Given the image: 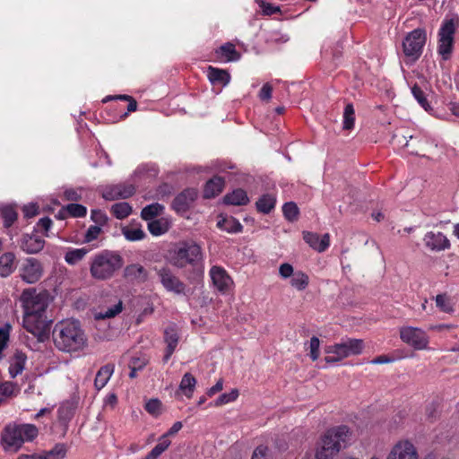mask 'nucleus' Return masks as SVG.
<instances>
[{
	"label": "nucleus",
	"mask_w": 459,
	"mask_h": 459,
	"mask_svg": "<svg viewBox=\"0 0 459 459\" xmlns=\"http://www.w3.org/2000/svg\"><path fill=\"white\" fill-rule=\"evenodd\" d=\"M24 309L23 327L42 342L48 338L51 320L46 316L48 306V294L38 293L35 289H26L21 295Z\"/></svg>",
	"instance_id": "obj_1"
},
{
	"label": "nucleus",
	"mask_w": 459,
	"mask_h": 459,
	"mask_svg": "<svg viewBox=\"0 0 459 459\" xmlns=\"http://www.w3.org/2000/svg\"><path fill=\"white\" fill-rule=\"evenodd\" d=\"M55 346L64 352H74L83 349L87 338L78 321H61L53 329Z\"/></svg>",
	"instance_id": "obj_2"
},
{
	"label": "nucleus",
	"mask_w": 459,
	"mask_h": 459,
	"mask_svg": "<svg viewBox=\"0 0 459 459\" xmlns=\"http://www.w3.org/2000/svg\"><path fill=\"white\" fill-rule=\"evenodd\" d=\"M350 436V429L345 425L329 429L316 449V459H333L347 446Z\"/></svg>",
	"instance_id": "obj_3"
},
{
	"label": "nucleus",
	"mask_w": 459,
	"mask_h": 459,
	"mask_svg": "<svg viewBox=\"0 0 459 459\" xmlns=\"http://www.w3.org/2000/svg\"><path fill=\"white\" fill-rule=\"evenodd\" d=\"M123 264L124 261L119 254L103 250L91 258L90 273L93 279L105 281L112 278Z\"/></svg>",
	"instance_id": "obj_4"
},
{
	"label": "nucleus",
	"mask_w": 459,
	"mask_h": 459,
	"mask_svg": "<svg viewBox=\"0 0 459 459\" xmlns=\"http://www.w3.org/2000/svg\"><path fill=\"white\" fill-rule=\"evenodd\" d=\"M38 436V429L32 424L6 426L1 443L5 451L16 452L26 441H31Z\"/></svg>",
	"instance_id": "obj_5"
},
{
	"label": "nucleus",
	"mask_w": 459,
	"mask_h": 459,
	"mask_svg": "<svg viewBox=\"0 0 459 459\" xmlns=\"http://www.w3.org/2000/svg\"><path fill=\"white\" fill-rule=\"evenodd\" d=\"M204 260L202 247L195 241L181 242L171 254L170 263L173 266L183 269L187 265L202 266Z\"/></svg>",
	"instance_id": "obj_6"
},
{
	"label": "nucleus",
	"mask_w": 459,
	"mask_h": 459,
	"mask_svg": "<svg viewBox=\"0 0 459 459\" xmlns=\"http://www.w3.org/2000/svg\"><path fill=\"white\" fill-rule=\"evenodd\" d=\"M363 349V340L352 338L343 339L341 342L330 345L325 349V352L329 355L326 356L325 359L327 363L337 362L344 358L362 353Z\"/></svg>",
	"instance_id": "obj_7"
},
{
	"label": "nucleus",
	"mask_w": 459,
	"mask_h": 459,
	"mask_svg": "<svg viewBox=\"0 0 459 459\" xmlns=\"http://www.w3.org/2000/svg\"><path fill=\"white\" fill-rule=\"evenodd\" d=\"M459 26V19L453 17L445 19L438 31V53L444 60H447L452 53L454 35Z\"/></svg>",
	"instance_id": "obj_8"
},
{
	"label": "nucleus",
	"mask_w": 459,
	"mask_h": 459,
	"mask_svg": "<svg viewBox=\"0 0 459 459\" xmlns=\"http://www.w3.org/2000/svg\"><path fill=\"white\" fill-rule=\"evenodd\" d=\"M426 42V32L422 29H415L405 37L403 42V53L412 61L417 60L421 55Z\"/></svg>",
	"instance_id": "obj_9"
},
{
	"label": "nucleus",
	"mask_w": 459,
	"mask_h": 459,
	"mask_svg": "<svg viewBox=\"0 0 459 459\" xmlns=\"http://www.w3.org/2000/svg\"><path fill=\"white\" fill-rule=\"evenodd\" d=\"M154 271L159 277L162 287L168 291L177 295L186 294V284L168 266L155 267Z\"/></svg>",
	"instance_id": "obj_10"
},
{
	"label": "nucleus",
	"mask_w": 459,
	"mask_h": 459,
	"mask_svg": "<svg viewBox=\"0 0 459 459\" xmlns=\"http://www.w3.org/2000/svg\"><path fill=\"white\" fill-rule=\"evenodd\" d=\"M399 333L401 340L413 349H428L429 336L422 329L413 326H403L400 328Z\"/></svg>",
	"instance_id": "obj_11"
},
{
	"label": "nucleus",
	"mask_w": 459,
	"mask_h": 459,
	"mask_svg": "<svg viewBox=\"0 0 459 459\" xmlns=\"http://www.w3.org/2000/svg\"><path fill=\"white\" fill-rule=\"evenodd\" d=\"M43 269L40 262L33 257L27 258L21 269L20 276L27 283L37 282L42 276Z\"/></svg>",
	"instance_id": "obj_12"
},
{
	"label": "nucleus",
	"mask_w": 459,
	"mask_h": 459,
	"mask_svg": "<svg viewBox=\"0 0 459 459\" xmlns=\"http://www.w3.org/2000/svg\"><path fill=\"white\" fill-rule=\"evenodd\" d=\"M135 187L132 184H117L107 186L102 192V197L108 201L126 199L132 196Z\"/></svg>",
	"instance_id": "obj_13"
},
{
	"label": "nucleus",
	"mask_w": 459,
	"mask_h": 459,
	"mask_svg": "<svg viewBox=\"0 0 459 459\" xmlns=\"http://www.w3.org/2000/svg\"><path fill=\"white\" fill-rule=\"evenodd\" d=\"M386 459H419V455L414 445L404 440L394 446Z\"/></svg>",
	"instance_id": "obj_14"
},
{
	"label": "nucleus",
	"mask_w": 459,
	"mask_h": 459,
	"mask_svg": "<svg viewBox=\"0 0 459 459\" xmlns=\"http://www.w3.org/2000/svg\"><path fill=\"white\" fill-rule=\"evenodd\" d=\"M425 247L430 251L440 252L449 249L451 247L449 239L442 232L429 231L423 238Z\"/></svg>",
	"instance_id": "obj_15"
},
{
	"label": "nucleus",
	"mask_w": 459,
	"mask_h": 459,
	"mask_svg": "<svg viewBox=\"0 0 459 459\" xmlns=\"http://www.w3.org/2000/svg\"><path fill=\"white\" fill-rule=\"evenodd\" d=\"M195 188H187L178 194L172 202V208L178 213L186 212L197 198Z\"/></svg>",
	"instance_id": "obj_16"
},
{
	"label": "nucleus",
	"mask_w": 459,
	"mask_h": 459,
	"mask_svg": "<svg viewBox=\"0 0 459 459\" xmlns=\"http://www.w3.org/2000/svg\"><path fill=\"white\" fill-rule=\"evenodd\" d=\"M210 276L214 287L223 293L230 289L232 283V280L230 275L227 273L225 269L221 266H212L210 270Z\"/></svg>",
	"instance_id": "obj_17"
},
{
	"label": "nucleus",
	"mask_w": 459,
	"mask_h": 459,
	"mask_svg": "<svg viewBox=\"0 0 459 459\" xmlns=\"http://www.w3.org/2000/svg\"><path fill=\"white\" fill-rule=\"evenodd\" d=\"M45 246V240L38 235L25 234L22 237L20 247L27 254H37L40 252Z\"/></svg>",
	"instance_id": "obj_18"
},
{
	"label": "nucleus",
	"mask_w": 459,
	"mask_h": 459,
	"mask_svg": "<svg viewBox=\"0 0 459 459\" xmlns=\"http://www.w3.org/2000/svg\"><path fill=\"white\" fill-rule=\"evenodd\" d=\"M303 239L310 247L320 253L325 251L330 245V236L328 233L324 234L320 238L316 233L304 231Z\"/></svg>",
	"instance_id": "obj_19"
},
{
	"label": "nucleus",
	"mask_w": 459,
	"mask_h": 459,
	"mask_svg": "<svg viewBox=\"0 0 459 459\" xmlns=\"http://www.w3.org/2000/svg\"><path fill=\"white\" fill-rule=\"evenodd\" d=\"M164 341L167 343V348L163 357V361L167 362L175 351L179 341V334L175 326L166 328L164 331Z\"/></svg>",
	"instance_id": "obj_20"
},
{
	"label": "nucleus",
	"mask_w": 459,
	"mask_h": 459,
	"mask_svg": "<svg viewBox=\"0 0 459 459\" xmlns=\"http://www.w3.org/2000/svg\"><path fill=\"white\" fill-rule=\"evenodd\" d=\"M125 277L136 282H145L148 280L147 270L140 264H132L124 270Z\"/></svg>",
	"instance_id": "obj_21"
},
{
	"label": "nucleus",
	"mask_w": 459,
	"mask_h": 459,
	"mask_svg": "<svg viewBox=\"0 0 459 459\" xmlns=\"http://www.w3.org/2000/svg\"><path fill=\"white\" fill-rule=\"evenodd\" d=\"M219 59L224 62H234L240 59V54L237 51L235 45L227 42L215 51Z\"/></svg>",
	"instance_id": "obj_22"
},
{
	"label": "nucleus",
	"mask_w": 459,
	"mask_h": 459,
	"mask_svg": "<svg viewBox=\"0 0 459 459\" xmlns=\"http://www.w3.org/2000/svg\"><path fill=\"white\" fill-rule=\"evenodd\" d=\"M26 355L20 351H16L10 359L9 374L13 378L21 374L26 363Z\"/></svg>",
	"instance_id": "obj_23"
},
{
	"label": "nucleus",
	"mask_w": 459,
	"mask_h": 459,
	"mask_svg": "<svg viewBox=\"0 0 459 459\" xmlns=\"http://www.w3.org/2000/svg\"><path fill=\"white\" fill-rule=\"evenodd\" d=\"M224 187V179L221 177H214L205 184L204 197L210 199L221 194Z\"/></svg>",
	"instance_id": "obj_24"
},
{
	"label": "nucleus",
	"mask_w": 459,
	"mask_h": 459,
	"mask_svg": "<svg viewBox=\"0 0 459 459\" xmlns=\"http://www.w3.org/2000/svg\"><path fill=\"white\" fill-rule=\"evenodd\" d=\"M207 76L212 84L226 86L230 81V75L226 70L212 66L208 67Z\"/></svg>",
	"instance_id": "obj_25"
},
{
	"label": "nucleus",
	"mask_w": 459,
	"mask_h": 459,
	"mask_svg": "<svg viewBox=\"0 0 459 459\" xmlns=\"http://www.w3.org/2000/svg\"><path fill=\"white\" fill-rule=\"evenodd\" d=\"M15 255L12 252L4 253L0 256V276L8 277L14 271Z\"/></svg>",
	"instance_id": "obj_26"
},
{
	"label": "nucleus",
	"mask_w": 459,
	"mask_h": 459,
	"mask_svg": "<svg viewBox=\"0 0 459 459\" xmlns=\"http://www.w3.org/2000/svg\"><path fill=\"white\" fill-rule=\"evenodd\" d=\"M114 372V365L107 364L100 368L98 371L95 380L94 385L98 390L102 389L109 380L110 377Z\"/></svg>",
	"instance_id": "obj_27"
},
{
	"label": "nucleus",
	"mask_w": 459,
	"mask_h": 459,
	"mask_svg": "<svg viewBox=\"0 0 459 459\" xmlns=\"http://www.w3.org/2000/svg\"><path fill=\"white\" fill-rule=\"evenodd\" d=\"M223 201L226 204L231 205H246L249 199L246 191L243 189H236L232 193L227 194L223 197Z\"/></svg>",
	"instance_id": "obj_28"
},
{
	"label": "nucleus",
	"mask_w": 459,
	"mask_h": 459,
	"mask_svg": "<svg viewBox=\"0 0 459 459\" xmlns=\"http://www.w3.org/2000/svg\"><path fill=\"white\" fill-rule=\"evenodd\" d=\"M217 227L229 233H238L242 231V225L234 217L221 218L217 222Z\"/></svg>",
	"instance_id": "obj_29"
},
{
	"label": "nucleus",
	"mask_w": 459,
	"mask_h": 459,
	"mask_svg": "<svg viewBox=\"0 0 459 459\" xmlns=\"http://www.w3.org/2000/svg\"><path fill=\"white\" fill-rule=\"evenodd\" d=\"M276 199L273 195L265 194L263 195L257 201H256V208L260 212H263L264 214L269 213L275 206Z\"/></svg>",
	"instance_id": "obj_30"
},
{
	"label": "nucleus",
	"mask_w": 459,
	"mask_h": 459,
	"mask_svg": "<svg viewBox=\"0 0 459 459\" xmlns=\"http://www.w3.org/2000/svg\"><path fill=\"white\" fill-rule=\"evenodd\" d=\"M122 234L128 241H139L146 237L145 232L140 227L125 226L121 229Z\"/></svg>",
	"instance_id": "obj_31"
},
{
	"label": "nucleus",
	"mask_w": 459,
	"mask_h": 459,
	"mask_svg": "<svg viewBox=\"0 0 459 459\" xmlns=\"http://www.w3.org/2000/svg\"><path fill=\"white\" fill-rule=\"evenodd\" d=\"M169 229V223L165 219L152 220L148 223V230L153 236H160Z\"/></svg>",
	"instance_id": "obj_32"
},
{
	"label": "nucleus",
	"mask_w": 459,
	"mask_h": 459,
	"mask_svg": "<svg viewBox=\"0 0 459 459\" xmlns=\"http://www.w3.org/2000/svg\"><path fill=\"white\" fill-rule=\"evenodd\" d=\"M18 392L19 388L14 383L0 380V403L5 399L16 395Z\"/></svg>",
	"instance_id": "obj_33"
},
{
	"label": "nucleus",
	"mask_w": 459,
	"mask_h": 459,
	"mask_svg": "<svg viewBox=\"0 0 459 459\" xmlns=\"http://www.w3.org/2000/svg\"><path fill=\"white\" fill-rule=\"evenodd\" d=\"M196 379L191 373H186L180 382V390L187 396L190 397L195 390Z\"/></svg>",
	"instance_id": "obj_34"
},
{
	"label": "nucleus",
	"mask_w": 459,
	"mask_h": 459,
	"mask_svg": "<svg viewBox=\"0 0 459 459\" xmlns=\"http://www.w3.org/2000/svg\"><path fill=\"white\" fill-rule=\"evenodd\" d=\"M163 210H164V206L162 204H160L158 203H154V204H149V205L145 206L142 210L141 217L144 221H151L153 218H155L156 216H158L160 213H162Z\"/></svg>",
	"instance_id": "obj_35"
},
{
	"label": "nucleus",
	"mask_w": 459,
	"mask_h": 459,
	"mask_svg": "<svg viewBox=\"0 0 459 459\" xmlns=\"http://www.w3.org/2000/svg\"><path fill=\"white\" fill-rule=\"evenodd\" d=\"M170 440L166 436L159 438L158 444L146 455L145 459H157L170 445Z\"/></svg>",
	"instance_id": "obj_36"
},
{
	"label": "nucleus",
	"mask_w": 459,
	"mask_h": 459,
	"mask_svg": "<svg viewBox=\"0 0 459 459\" xmlns=\"http://www.w3.org/2000/svg\"><path fill=\"white\" fill-rule=\"evenodd\" d=\"M1 214L4 219V226L5 228L11 227L17 220L18 213L14 207L12 205H4L1 208Z\"/></svg>",
	"instance_id": "obj_37"
},
{
	"label": "nucleus",
	"mask_w": 459,
	"mask_h": 459,
	"mask_svg": "<svg viewBox=\"0 0 459 459\" xmlns=\"http://www.w3.org/2000/svg\"><path fill=\"white\" fill-rule=\"evenodd\" d=\"M87 253L88 249L85 247L72 249L66 252L65 260L68 264L74 265L82 260Z\"/></svg>",
	"instance_id": "obj_38"
},
{
	"label": "nucleus",
	"mask_w": 459,
	"mask_h": 459,
	"mask_svg": "<svg viewBox=\"0 0 459 459\" xmlns=\"http://www.w3.org/2000/svg\"><path fill=\"white\" fill-rule=\"evenodd\" d=\"M308 282H309L308 276L301 271L296 272L293 274V277L290 281L291 286L294 287L295 289H297L298 290H305L307 287Z\"/></svg>",
	"instance_id": "obj_39"
},
{
	"label": "nucleus",
	"mask_w": 459,
	"mask_h": 459,
	"mask_svg": "<svg viewBox=\"0 0 459 459\" xmlns=\"http://www.w3.org/2000/svg\"><path fill=\"white\" fill-rule=\"evenodd\" d=\"M114 216L119 220L125 219L132 212V207L127 203H117L111 206Z\"/></svg>",
	"instance_id": "obj_40"
},
{
	"label": "nucleus",
	"mask_w": 459,
	"mask_h": 459,
	"mask_svg": "<svg viewBox=\"0 0 459 459\" xmlns=\"http://www.w3.org/2000/svg\"><path fill=\"white\" fill-rule=\"evenodd\" d=\"M355 110L351 103H348L343 111V129L351 130L354 126Z\"/></svg>",
	"instance_id": "obj_41"
},
{
	"label": "nucleus",
	"mask_w": 459,
	"mask_h": 459,
	"mask_svg": "<svg viewBox=\"0 0 459 459\" xmlns=\"http://www.w3.org/2000/svg\"><path fill=\"white\" fill-rule=\"evenodd\" d=\"M282 212L289 221H296L299 218V210L294 202H288L282 206Z\"/></svg>",
	"instance_id": "obj_42"
},
{
	"label": "nucleus",
	"mask_w": 459,
	"mask_h": 459,
	"mask_svg": "<svg viewBox=\"0 0 459 459\" xmlns=\"http://www.w3.org/2000/svg\"><path fill=\"white\" fill-rule=\"evenodd\" d=\"M66 455L64 444H56L51 450L41 455V459H63Z\"/></svg>",
	"instance_id": "obj_43"
},
{
	"label": "nucleus",
	"mask_w": 459,
	"mask_h": 459,
	"mask_svg": "<svg viewBox=\"0 0 459 459\" xmlns=\"http://www.w3.org/2000/svg\"><path fill=\"white\" fill-rule=\"evenodd\" d=\"M411 93L413 95V97L415 98V100L418 101V103L425 109V110H429L431 109V107L426 98V94L425 92L421 90V88L420 86H418L417 84H414L412 87H411Z\"/></svg>",
	"instance_id": "obj_44"
},
{
	"label": "nucleus",
	"mask_w": 459,
	"mask_h": 459,
	"mask_svg": "<svg viewBox=\"0 0 459 459\" xmlns=\"http://www.w3.org/2000/svg\"><path fill=\"white\" fill-rule=\"evenodd\" d=\"M123 309V303L118 300L114 306L96 315L97 319L112 318L118 315Z\"/></svg>",
	"instance_id": "obj_45"
},
{
	"label": "nucleus",
	"mask_w": 459,
	"mask_h": 459,
	"mask_svg": "<svg viewBox=\"0 0 459 459\" xmlns=\"http://www.w3.org/2000/svg\"><path fill=\"white\" fill-rule=\"evenodd\" d=\"M436 305L437 307L445 313H451L454 311V307L449 301V299L446 294H438L436 296Z\"/></svg>",
	"instance_id": "obj_46"
},
{
	"label": "nucleus",
	"mask_w": 459,
	"mask_h": 459,
	"mask_svg": "<svg viewBox=\"0 0 459 459\" xmlns=\"http://www.w3.org/2000/svg\"><path fill=\"white\" fill-rule=\"evenodd\" d=\"M238 396V390L232 389L230 393L221 394L214 402L215 406H221L223 404L234 402Z\"/></svg>",
	"instance_id": "obj_47"
},
{
	"label": "nucleus",
	"mask_w": 459,
	"mask_h": 459,
	"mask_svg": "<svg viewBox=\"0 0 459 459\" xmlns=\"http://www.w3.org/2000/svg\"><path fill=\"white\" fill-rule=\"evenodd\" d=\"M65 210L74 218L84 217L87 213L86 207L79 204H70L65 207Z\"/></svg>",
	"instance_id": "obj_48"
},
{
	"label": "nucleus",
	"mask_w": 459,
	"mask_h": 459,
	"mask_svg": "<svg viewBox=\"0 0 459 459\" xmlns=\"http://www.w3.org/2000/svg\"><path fill=\"white\" fill-rule=\"evenodd\" d=\"M9 330L10 326L8 325L0 328V360L3 359L2 351L7 347L9 341Z\"/></svg>",
	"instance_id": "obj_49"
},
{
	"label": "nucleus",
	"mask_w": 459,
	"mask_h": 459,
	"mask_svg": "<svg viewBox=\"0 0 459 459\" xmlns=\"http://www.w3.org/2000/svg\"><path fill=\"white\" fill-rule=\"evenodd\" d=\"M100 232H101V228L100 226H97V225L90 226L84 235V242L90 243V242L97 239L99 235L100 234Z\"/></svg>",
	"instance_id": "obj_50"
},
{
	"label": "nucleus",
	"mask_w": 459,
	"mask_h": 459,
	"mask_svg": "<svg viewBox=\"0 0 459 459\" xmlns=\"http://www.w3.org/2000/svg\"><path fill=\"white\" fill-rule=\"evenodd\" d=\"M91 218L95 223L98 224L97 226L100 227L105 225L108 221L106 213L100 210H92Z\"/></svg>",
	"instance_id": "obj_51"
},
{
	"label": "nucleus",
	"mask_w": 459,
	"mask_h": 459,
	"mask_svg": "<svg viewBox=\"0 0 459 459\" xmlns=\"http://www.w3.org/2000/svg\"><path fill=\"white\" fill-rule=\"evenodd\" d=\"M319 345L320 341L317 337L313 336L310 339V358L313 361L316 360L319 357Z\"/></svg>",
	"instance_id": "obj_52"
},
{
	"label": "nucleus",
	"mask_w": 459,
	"mask_h": 459,
	"mask_svg": "<svg viewBox=\"0 0 459 459\" xmlns=\"http://www.w3.org/2000/svg\"><path fill=\"white\" fill-rule=\"evenodd\" d=\"M160 409V402L158 399H151L145 404V410L152 414H159Z\"/></svg>",
	"instance_id": "obj_53"
},
{
	"label": "nucleus",
	"mask_w": 459,
	"mask_h": 459,
	"mask_svg": "<svg viewBox=\"0 0 459 459\" xmlns=\"http://www.w3.org/2000/svg\"><path fill=\"white\" fill-rule=\"evenodd\" d=\"M256 2L260 4V6L263 9V13L265 15H272L273 13L280 12L279 6H273V4H267V3L264 2L263 0H256Z\"/></svg>",
	"instance_id": "obj_54"
},
{
	"label": "nucleus",
	"mask_w": 459,
	"mask_h": 459,
	"mask_svg": "<svg viewBox=\"0 0 459 459\" xmlns=\"http://www.w3.org/2000/svg\"><path fill=\"white\" fill-rule=\"evenodd\" d=\"M273 87L269 83H265L263 85L262 89L259 91V98L262 100H270L272 98Z\"/></svg>",
	"instance_id": "obj_55"
},
{
	"label": "nucleus",
	"mask_w": 459,
	"mask_h": 459,
	"mask_svg": "<svg viewBox=\"0 0 459 459\" xmlns=\"http://www.w3.org/2000/svg\"><path fill=\"white\" fill-rule=\"evenodd\" d=\"M268 448L264 446H258L252 455L251 459H268L267 455Z\"/></svg>",
	"instance_id": "obj_56"
},
{
	"label": "nucleus",
	"mask_w": 459,
	"mask_h": 459,
	"mask_svg": "<svg viewBox=\"0 0 459 459\" xmlns=\"http://www.w3.org/2000/svg\"><path fill=\"white\" fill-rule=\"evenodd\" d=\"M279 273L280 275L286 279L293 275L295 273H293V266L288 263L281 264L279 268Z\"/></svg>",
	"instance_id": "obj_57"
},
{
	"label": "nucleus",
	"mask_w": 459,
	"mask_h": 459,
	"mask_svg": "<svg viewBox=\"0 0 459 459\" xmlns=\"http://www.w3.org/2000/svg\"><path fill=\"white\" fill-rule=\"evenodd\" d=\"M222 388H223V380H222V378H220L213 386H212L211 388H209L207 390L206 394L208 396L212 397L218 392L221 391Z\"/></svg>",
	"instance_id": "obj_58"
},
{
	"label": "nucleus",
	"mask_w": 459,
	"mask_h": 459,
	"mask_svg": "<svg viewBox=\"0 0 459 459\" xmlns=\"http://www.w3.org/2000/svg\"><path fill=\"white\" fill-rule=\"evenodd\" d=\"M23 212H24V216L27 218L33 217L38 213V206L33 204L25 205L23 207Z\"/></svg>",
	"instance_id": "obj_59"
},
{
	"label": "nucleus",
	"mask_w": 459,
	"mask_h": 459,
	"mask_svg": "<svg viewBox=\"0 0 459 459\" xmlns=\"http://www.w3.org/2000/svg\"><path fill=\"white\" fill-rule=\"evenodd\" d=\"M183 427V424L181 421H176L172 427L162 436H166V438H169V436L176 435Z\"/></svg>",
	"instance_id": "obj_60"
},
{
	"label": "nucleus",
	"mask_w": 459,
	"mask_h": 459,
	"mask_svg": "<svg viewBox=\"0 0 459 459\" xmlns=\"http://www.w3.org/2000/svg\"><path fill=\"white\" fill-rule=\"evenodd\" d=\"M38 226L41 227L44 230L48 231L52 226V220L48 217L41 218L38 222Z\"/></svg>",
	"instance_id": "obj_61"
},
{
	"label": "nucleus",
	"mask_w": 459,
	"mask_h": 459,
	"mask_svg": "<svg viewBox=\"0 0 459 459\" xmlns=\"http://www.w3.org/2000/svg\"><path fill=\"white\" fill-rule=\"evenodd\" d=\"M145 365H146L145 360L141 359L139 358H133L129 364V367H133L134 368H136L137 370H141Z\"/></svg>",
	"instance_id": "obj_62"
},
{
	"label": "nucleus",
	"mask_w": 459,
	"mask_h": 459,
	"mask_svg": "<svg viewBox=\"0 0 459 459\" xmlns=\"http://www.w3.org/2000/svg\"><path fill=\"white\" fill-rule=\"evenodd\" d=\"M65 195L66 199L70 201H78L81 198L80 194H78L77 191L74 189L65 190Z\"/></svg>",
	"instance_id": "obj_63"
},
{
	"label": "nucleus",
	"mask_w": 459,
	"mask_h": 459,
	"mask_svg": "<svg viewBox=\"0 0 459 459\" xmlns=\"http://www.w3.org/2000/svg\"><path fill=\"white\" fill-rule=\"evenodd\" d=\"M392 360L387 358L386 356H378L377 358H375L371 363L372 364H384V363H388V362H391Z\"/></svg>",
	"instance_id": "obj_64"
}]
</instances>
